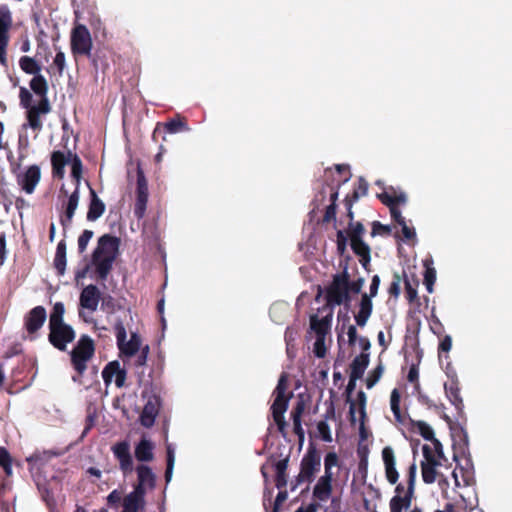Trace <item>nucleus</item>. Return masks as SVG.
<instances>
[{"mask_svg":"<svg viewBox=\"0 0 512 512\" xmlns=\"http://www.w3.org/2000/svg\"><path fill=\"white\" fill-rule=\"evenodd\" d=\"M120 240L115 236L105 234L98 239V244L92 255V263L100 280L109 275L113 263L119 255Z\"/></svg>","mask_w":512,"mask_h":512,"instance_id":"nucleus-1","label":"nucleus"},{"mask_svg":"<svg viewBox=\"0 0 512 512\" xmlns=\"http://www.w3.org/2000/svg\"><path fill=\"white\" fill-rule=\"evenodd\" d=\"M137 484L134 490L130 492V512H138L144 509L145 495L147 490H153L156 485V475L152 469L146 465L136 467Z\"/></svg>","mask_w":512,"mask_h":512,"instance_id":"nucleus-2","label":"nucleus"},{"mask_svg":"<svg viewBox=\"0 0 512 512\" xmlns=\"http://www.w3.org/2000/svg\"><path fill=\"white\" fill-rule=\"evenodd\" d=\"M53 175L62 179L65 175V166H71V177L75 182V187H80L83 165L82 161L76 153L71 151H55L51 156Z\"/></svg>","mask_w":512,"mask_h":512,"instance_id":"nucleus-3","label":"nucleus"},{"mask_svg":"<svg viewBox=\"0 0 512 512\" xmlns=\"http://www.w3.org/2000/svg\"><path fill=\"white\" fill-rule=\"evenodd\" d=\"M321 469V454L314 444H310L300 461V471L295 478V489L302 483L311 484Z\"/></svg>","mask_w":512,"mask_h":512,"instance_id":"nucleus-4","label":"nucleus"},{"mask_svg":"<svg viewBox=\"0 0 512 512\" xmlns=\"http://www.w3.org/2000/svg\"><path fill=\"white\" fill-rule=\"evenodd\" d=\"M349 273L345 268L342 273L333 276L331 284L326 288V301L330 305L349 304L351 297L348 293Z\"/></svg>","mask_w":512,"mask_h":512,"instance_id":"nucleus-5","label":"nucleus"},{"mask_svg":"<svg viewBox=\"0 0 512 512\" xmlns=\"http://www.w3.org/2000/svg\"><path fill=\"white\" fill-rule=\"evenodd\" d=\"M417 475V465L415 459L409 465L407 470V486L403 495H394L389 502L390 512H403L410 508L415 493V483Z\"/></svg>","mask_w":512,"mask_h":512,"instance_id":"nucleus-6","label":"nucleus"},{"mask_svg":"<svg viewBox=\"0 0 512 512\" xmlns=\"http://www.w3.org/2000/svg\"><path fill=\"white\" fill-rule=\"evenodd\" d=\"M100 299L101 293L97 286L90 284L82 290L79 298V317L86 323L94 322L93 313L98 309Z\"/></svg>","mask_w":512,"mask_h":512,"instance_id":"nucleus-7","label":"nucleus"},{"mask_svg":"<svg viewBox=\"0 0 512 512\" xmlns=\"http://www.w3.org/2000/svg\"><path fill=\"white\" fill-rule=\"evenodd\" d=\"M380 286V277L378 275H374L370 284V294L364 293L361 296V300L359 303V311L354 316L356 324L360 327H364L370 318L373 310L372 298L375 297L378 293V289Z\"/></svg>","mask_w":512,"mask_h":512,"instance_id":"nucleus-8","label":"nucleus"},{"mask_svg":"<svg viewBox=\"0 0 512 512\" xmlns=\"http://www.w3.org/2000/svg\"><path fill=\"white\" fill-rule=\"evenodd\" d=\"M93 353V341L88 336H82L71 352L72 364L80 375L86 370L87 362L93 356Z\"/></svg>","mask_w":512,"mask_h":512,"instance_id":"nucleus-9","label":"nucleus"},{"mask_svg":"<svg viewBox=\"0 0 512 512\" xmlns=\"http://www.w3.org/2000/svg\"><path fill=\"white\" fill-rule=\"evenodd\" d=\"M136 177L134 214L138 219H142L146 212L149 192L148 181L140 162L137 163Z\"/></svg>","mask_w":512,"mask_h":512,"instance_id":"nucleus-10","label":"nucleus"},{"mask_svg":"<svg viewBox=\"0 0 512 512\" xmlns=\"http://www.w3.org/2000/svg\"><path fill=\"white\" fill-rule=\"evenodd\" d=\"M12 14L7 5L0 6V64L8 66L6 49L9 43V30L12 27Z\"/></svg>","mask_w":512,"mask_h":512,"instance_id":"nucleus-11","label":"nucleus"},{"mask_svg":"<svg viewBox=\"0 0 512 512\" xmlns=\"http://www.w3.org/2000/svg\"><path fill=\"white\" fill-rule=\"evenodd\" d=\"M51 111L48 99H40L33 107L26 110L27 122L23 124V128H31L35 132H40L43 127L42 117Z\"/></svg>","mask_w":512,"mask_h":512,"instance_id":"nucleus-12","label":"nucleus"},{"mask_svg":"<svg viewBox=\"0 0 512 512\" xmlns=\"http://www.w3.org/2000/svg\"><path fill=\"white\" fill-rule=\"evenodd\" d=\"M71 48L74 54L89 55L92 49V39L86 26L79 24L71 33Z\"/></svg>","mask_w":512,"mask_h":512,"instance_id":"nucleus-13","label":"nucleus"},{"mask_svg":"<svg viewBox=\"0 0 512 512\" xmlns=\"http://www.w3.org/2000/svg\"><path fill=\"white\" fill-rule=\"evenodd\" d=\"M142 396L147 401L140 414V422L144 427L149 428L154 425L155 418L159 413L161 406L160 397L155 394L149 395L147 388L142 391Z\"/></svg>","mask_w":512,"mask_h":512,"instance_id":"nucleus-14","label":"nucleus"},{"mask_svg":"<svg viewBox=\"0 0 512 512\" xmlns=\"http://www.w3.org/2000/svg\"><path fill=\"white\" fill-rule=\"evenodd\" d=\"M189 130L190 128L187 120L184 117L176 116L165 123H157L153 131L152 138L155 142H157L159 137L165 140L164 135L166 133L176 134Z\"/></svg>","mask_w":512,"mask_h":512,"instance_id":"nucleus-15","label":"nucleus"},{"mask_svg":"<svg viewBox=\"0 0 512 512\" xmlns=\"http://www.w3.org/2000/svg\"><path fill=\"white\" fill-rule=\"evenodd\" d=\"M49 341L50 343L59 350H65L68 343L72 342L75 338V332L73 328L66 324L61 323L56 326H51Z\"/></svg>","mask_w":512,"mask_h":512,"instance_id":"nucleus-16","label":"nucleus"},{"mask_svg":"<svg viewBox=\"0 0 512 512\" xmlns=\"http://www.w3.org/2000/svg\"><path fill=\"white\" fill-rule=\"evenodd\" d=\"M422 452L425 459L421 462L422 479L424 483L432 484L436 481L438 475L436 468L440 465V462L433 455V451L429 445H424Z\"/></svg>","mask_w":512,"mask_h":512,"instance_id":"nucleus-17","label":"nucleus"},{"mask_svg":"<svg viewBox=\"0 0 512 512\" xmlns=\"http://www.w3.org/2000/svg\"><path fill=\"white\" fill-rule=\"evenodd\" d=\"M150 351L148 344H142V338L139 334L130 333V361L133 360V365L142 367L146 364L147 356Z\"/></svg>","mask_w":512,"mask_h":512,"instance_id":"nucleus-18","label":"nucleus"},{"mask_svg":"<svg viewBox=\"0 0 512 512\" xmlns=\"http://www.w3.org/2000/svg\"><path fill=\"white\" fill-rule=\"evenodd\" d=\"M41 179V170L37 165L29 166L17 175V184L26 194H32Z\"/></svg>","mask_w":512,"mask_h":512,"instance_id":"nucleus-19","label":"nucleus"},{"mask_svg":"<svg viewBox=\"0 0 512 512\" xmlns=\"http://www.w3.org/2000/svg\"><path fill=\"white\" fill-rule=\"evenodd\" d=\"M102 378L106 386L114 382L118 388H121L125 384L126 370L120 366L118 361H112L104 367Z\"/></svg>","mask_w":512,"mask_h":512,"instance_id":"nucleus-20","label":"nucleus"},{"mask_svg":"<svg viewBox=\"0 0 512 512\" xmlns=\"http://www.w3.org/2000/svg\"><path fill=\"white\" fill-rule=\"evenodd\" d=\"M382 459L384 463L386 480L391 485L397 484L399 480V473L396 469V458L392 447L386 446L383 448Z\"/></svg>","mask_w":512,"mask_h":512,"instance_id":"nucleus-21","label":"nucleus"},{"mask_svg":"<svg viewBox=\"0 0 512 512\" xmlns=\"http://www.w3.org/2000/svg\"><path fill=\"white\" fill-rule=\"evenodd\" d=\"M289 459V455H286L284 458L278 460H276L274 455H271L267 460V462L271 463V466L275 469V485L278 489H284L287 485V468Z\"/></svg>","mask_w":512,"mask_h":512,"instance_id":"nucleus-22","label":"nucleus"},{"mask_svg":"<svg viewBox=\"0 0 512 512\" xmlns=\"http://www.w3.org/2000/svg\"><path fill=\"white\" fill-rule=\"evenodd\" d=\"M334 474H323L317 480L314 488H313V498L319 502L327 501L332 494L333 491V482Z\"/></svg>","mask_w":512,"mask_h":512,"instance_id":"nucleus-23","label":"nucleus"},{"mask_svg":"<svg viewBox=\"0 0 512 512\" xmlns=\"http://www.w3.org/2000/svg\"><path fill=\"white\" fill-rule=\"evenodd\" d=\"M366 232L364 225L357 221L355 223H348V227L345 231V235L350 240V247L352 250H356L358 248L369 246L363 240V236Z\"/></svg>","mask_w":512,"mask_h":512,"instance_id":"nucleus-24","label":"nucleus"},{"mask_svg":"<svg viewBox=\"0 0 512 512\" xmlns=\"http://www.w3.org/2000/svg\"><path fill=\"white\" fill-rule=\"evenodd\" d=\"M47 318L46 310L43 306L34 307L25 317V327L29 333L39 330Z\"/></svg>","mask_w":512,"mask_h":512,"instance_id":"nucleus-25","label":"nucleus"},{"mask_svg":"<svg viewBox=\"0 0 512 512\" xmlns=\"http://www.w3.org/2000/svg\"><path fill=\"white\" fill-rule=\"evenodd\" d=\"M86 185L90 190V196H91L90 205H89V209L87 212V219L89 221H96L103 215V213L105 211V204L97 196L94 189L90 187L89 182H86Z\"/></svg>","mask_w":512,"mask_h":512,"instance_id":"nucleus-26","label":"nucleus"},{"mask_svg":"<svg viewBox=\"0 0 512 512\" xmlns=\"http://www.w3.org/2000/svg\"><path fill=\"white\" fill-rule=\"evenodd\" d=\"M79 200V187H75L74 191L70 194L68 198L65 215L61 218V224L64 228L68 227L71 224L75 211L78 207Z\"/></svg>","mask_w":512,"mask_h":512,"instance_id":"nucleus-27","label":"nucleus"},{"mask_svg":"<svg viewBox=\"0 0 512 512\" xmlns=\"http://www.w3.org/2000/svg\"><path fill=\"white\" fill-rule=\"evenodd\" d=\"M305 409V404L303 401H298L296 405L293 407L291 411V418L293 421V431L298 436L299 442L302 443L304 441V430L302 428V414Z\"/></svg>","mask_w":512,"mask_h":512,"instance_id":"nucleus-28","label":"nucleus"},{"mask_svg":"<svg viewBox=\"0 0 512 512\" xmlns=\"http://www.w3.org/2000/svg\"><path fill=\"white\" fill-rule=\"evenodd\" d=\"M332 315H327L321 319L317 315L310 317V329L315 332L316 337H326L330 330Z\"/></svg>","mask_w":512,"mask_h":512,"instance_id":"nucleus-29","label":"nucleus"},{"mask_svg":"<svg viewBox=\"0 0 512 512\" xmlns=\"http://www.w3.org/2000/svg\"><path fill=\"white\" fill-rule=\"evenodd\" d=\"M153 449V443L146 438H142L135 447V458L140 462H150L154 458Z\"/></svg>","mask_w":512,"mask_h":512,"instance_id":"nucleus-30","label":"nucleus"},{"mask_svg":"<svg viewBox=\"0 0 512 512\" xmlns=\"http://www.w3.org/2000/svg\"><path fill=\"white\" fill-rule=\"evenodd\" d=\"M110 507L118 510L122 508L121 512H128V494L124 489H115L107 497Z\"/></svg>","mask_w":512,"mask_h":512,"instance_id":"nucleus-31","label":"nucleus"},{"mask_svg":"<svg viewBox=\"0 0 512 512\" xmlns=\"http://www.w3.org/2000/svg\"><path fill=\"white\" fill-rule=\"evenodd\" d=\"M369 361L368 353L362 352L360 355L356 356L350 365V376H353L354 379H361L369 365Z\"/></svg>","mask_w":512,"mask_h":512,"instance_id":"nucleus-32","label":"nucleus"},{"mask_svg":"<svg viewBox=\"0 0 512 512\" xmlns=\"http://www.w3.org/2000/svg\"><path fill=\"white\" fill-rule=\"evenodd\" d=\"M392 192L384 191L378 194L379 200L389 207V209L397 207L399 204H404L407 200L405 193L400 192L396 193V191L391 188Z\"/></svg>","mask_w":512,"mask_h":512,"instance_id":"nucleus-33","label":"nucleus"},{"mask_svg":"<svg viewBox=\"0 0 512 512\" xmlns=\"http://www.w3.org/2000/svg\"><path fill=\"white\" fill-rule=\"evenodd\" d=\"M445 392L450 402L455 406L458 411L463 408V400L460 396V388L457 380H451L450 383H445Z\"/></svg>","mask_w":512,"mask_h":512,"instance_id":"nucleus-34","label":"nucleus"},{"mask_svg":"<svg viewBox=\"0 0 512 512\" xmlns=\"http://www.w3.org/2000/svg\"><path fill=\"white\" fill-rule=\"evenodd\" d=\"M30 88L36 95L40 96L41 99H48V83L41 73L33 76L30 80Z\"/></svg>","mask_w":512,"mask_h":512,"instance_id":"nucleus-35","label":"nucleus"},{"mask_svg":"<svg viewBox=\"0 0 512 512\" xmlns=\"http://www.w3.org/2000/svg\"><path fill=\"white\" fill-rule=\"evenodd\" d=\"M19 66L21 70L29 75H38L41 72V65L32 57L22 56L19 59Z\"/></svg>","mask_w":512,"mask_h":512,"instance_id":"nucleus-36","label":"nucleus"},{"mask_svg":"<svg viewBox=\"0 0 512 512\" xmlns=\"http://www.w3.org/2000/svg\"><path fill=\"white\" fill-rule=\"evenodd\" d=\"M401 402V394L397 388H394L391 391L390 395V407L395 417L396 422L403 424L405 422V417L401 413L400 409Z\"/></svg>","mask_w":512,"mask_h":512,"instance_id":"nucleus-37","label":"nucleus"},{"mask_svg":"<svg viewBox=\"0 0 512 512\" xmlns=\"http://www.w3.org/2000/svg\"><path fill=\"white\" fill-rule=\"evenodd\" d=\"M115 457L119 460L124 473L128 469V442L122 441L113 447Z\"/></svg>","mask_w":512,"mask_h":512,"instance_id":"nucleus-38","label":"nucleus"},{"mask_svg":"<svg viewBox=\"0 0 512 512\" xmlns=\"http://www.w3.org/2000/svg\"><path fill=\"white\" fill-rule=\"evenodd\" d=\"M53 456H55V454L51 451L35 452L31 456L27 457L26 461L31 468H39L50 461Z\"/></svg>","mask_w":512,"mask_h":512,"instance_id":"nucleus-39","label":"nucleus"},{"mask_svg":"<svg viewBox=\"0 0 512 512\" xmlns=\"http://www.w3.org/2000/svg\"><path fill=\"white\" fill-rule=\"evenodd\" d=\"M117 343L122 357H128V341L126 340V330L122 322L115 324Z\"/></svg>","mask_w":512,"mask_h":512,"instance_id":"nucleus-40","label":"nucleus"},{"mask_svg":"<svg viewBox=\"0 0 512 512\" xmlns=\"http://www.w3.org/2000/svg\"><path fill=\"white\" fill-rule=\"evenodd\" d=\"M411 427L427 441H432L435 438L433 429L424 421L412 420Z\"/></svg>","mask_w":512,"mask_h":512,"instance_id":"nucleus-41","label":"nucleus"},{"mask_svg":"<svg viewBox=\"0 0 512 512\" xmlns=\"http://www.w3.org/2000/svg\"><path fill=\"white\" fill-rule=\"evenodd\" d=\"M65 313V307L62 302H56L53 306V310L50 314L49 327L56 326L63 322V315Z\"/></svg>","mask_w":512,"mask_h":512,"instance_id":"nucleus-42","label":"nucleus"},{"mask_svg":"<svg viewBox=\"0 0 512 512\" xmlns=\"http://www.w3.org/2000/svg\"><path fill=\"white\" fill-rule=\"evenodd\" d=\"M368 192V183L363 178L360 177L357 181V185L355 186L351 195H347L345 198L348 200H353L356 202L360 197L365 196Z\"/></svg>","mask_w":512,"mask_h":512,"instance_id":"nucleus-43","label":"nucleus"},{"mask_svg":"<svg viewBox=\"0 0 512 512\" xmlns=\"http://www.w3.org/2000/svg\"><path fill=\"white\" fill-rule=\"evenodd\" d=\"M353 253L359 257V262L362 267L366 270H370V261H371V248L370 246L358 248L356 250H352Z\"/></svg>","mask_w":512,"mask_h":512,"instance_id":"nucleus-44","label":"nucleus"},{"mask_svg":"<svg viewBox=\"0 0 512 512\" xmlns=\"http://www.w3.org/2000/svg\"><path fill=\"white\" fill-rule=\"evenodd\" d=\"M357 380L358 379H354L353 376H350L348 385L346 387L347 402L350 403L349 414L351 417V422L355 421V405H356L355 402L351 400V394L355 390Z\"/></svg>","mask_w":512,"mask_h":512,"instance_id":"nucleus-45","label":"nucleus"},{"mask_svg":"<svg viewBox=\"0 0 512 512\" xmlns=\"http://www.w3.org/2000/svg\"><path fill=\"white\" fill-rule=\"evenodd\" d=\"M291 397L292 393H290L288 396L275 395V399L271 405V412L285 413L288 408V403Z\"/></svg>","mask_w":512,"mask_h":512,"instance_id":"nucleus-46","label":"nucleus"},{"mask_svg":"<svg viewBox=\"0 0 512 512\" xmlns=\"http://www.w3.org/2000/svg\"><path fill=\"white\" fill-rule=\"evenodd\" d=\"M384 372L382 363H379L372 371L369 372L366 378V387L371 389L381 378Z\"/></svg>","mask_w":512,"mask_h":512,"instance_id":"nucleus-47","label":"nucleus"},{"mask_svg":"<svg viewBox=\"0 0 512 512\" xmlns=\"http://www.w3.org/2000/svg\"><path fill=\"white\" fill-rule=\"evenodd\" d=\"M339 465V457L335 452H328L324 457V474H333L332 468Z\"/></svg>","mask_w":512,"mask_h":512,"instance_id":"nucleus-48","label":"nucleus"},{"mask_svg":"<svg viewBox=\"0 0 512 512\" xmlns=\"http://www.w3.org/2000/svg\"><path fill=\"white\" fill-rule=\"evenodd\" d=\"M0 465L4 469L6 475H12V461L10 454L4 447H0Z\"/></svg>","mask_w":512,"mask_h":512,"instance_id":"nucleus-49","label":"nucleus"},{"mask_svg":"<svg viewBox=\"0 0 512 512\" xmlns=\"http://www.w3.org/2000/svg\"><path fill=\"white\" fill-rule=\"evenodd\" d=\"M391 234V227L388 225H384L379 221L372 222V231L371 236H388Z\"/></svg>","mask_w":512,"mask_h":512,"instance_id":"nucleus-50","label":"nucleus"},{"mask_svg":"<svg viewBox=\"0 0 512 512\" xmlns=\"http://www.w3.org/2000/svg\"><path fill=\"white\" fill-rule=\"evenodd\" d=\"M436 281V270L432 267H426L424 273V284L429 293L433 292V285Z\"/></svg>","mask_w":512,"mask_h":512,"instance_id":"nucleus-51","label":"nucleus"},{"mask_svg":"<svg viewBox=\"0 0 512 512\" xmlns=\"http://www.w3.org/2000/svg\"><path fill=\"white\" fill-rule=\"evenodd\" d=\"M336 237L337 251L339 255L343 256L347 250V240L349 238L345 235V232L342 230L337 231Z\"/></svg>","mask_w":512,"mask_h":512,"instance_id":"nucleus-52","label":"nucleus"},{"mask_svg":"<svg viewBox=\"0 0 512 512\" xmlns=\"http://www.w3.org/2000/svg\"><path fill=\"white\" fill-rule=\"evenodd\" d=\"M317 430H318V433L323 441H325V442L332 441L330 427L326 421H319L317 423Z\"/></svg>","mask_w":512,"mask_h":512,"instance_id":"nucleus-53","label":"nucleus"},{"mask_svg":"<svg viewBox=\"0 0 512 512\" xmlns=\"http://www.w3.org/2000/svg\"><path fill=\"white\" fill-rule=\"evenodd\" d=\"M313 352L317 358H324L326 356L325 337H316Z\"/></svg>","mask_w":512,"mask_h":512,"instance_id":"nucleus-54","label":"nucleus"},{"mask_svg":"<svg viewBox=\"0 0 512 512\" xmlns=\"http://www.w3.org/2000/svg\"><path fill=\"white\" fill-rule=\"evenodd\" d=\"M19 98L21 106L26 110L33 107V105L31 104L32 94L27 88L20 87Z\"/></svg>","mask_w":512,"mask_h":512,"instance_id":"nucleus-55","label":"nucleus"},{"mask_svg":"<svg viewBox=\"0 0 512 512\" xmlns=\"http://www.w3.org/2000/svg\"><path fill=\"white\" fill-rule=\"evenodd\" d=\"M401 276L395 272L393 274V280L388 288V293L391 297L397 298L400 294Z\"/></svg>","mask_w":512,"mask_h":512,"instance_id":"nucleus-56","label":"nucleus"},{"mask_svg":"<svg viewBox=\"0 0 512 512\" xmlns=\"http://www.w3.org/2000/svg\"><path fill=\"white\" fill-rule=\"evenodd\" d=\"M272 417L275 422V424L278 427V431L281 433L283 437L286 436V427L287 423L284 418V413L282 412H272Z\"/></svg>","mask_w":512,"mask_h":512,"instance_id":"nucleus-57","label":"nucleus"},{"mask_svg":"<svg viewBox=\"0 0 512 512\" xmlns=\"http://www.w3.org/2000/svg\"><path fill=\"white\" fill-rule=\"evenodd\" d=\"M272 417L275 422V424L278 427V431L281 433L283 437L286 436V427L287 423L284 418V413L282 412H272Z\"/></svg>","mask_w":512,"mask_h":512,"instance_id":"nucleus-58","label":"nucleus"},{"mask_svg":"<svg viewBox=\"0 0 512 512\" xmlns=\"http://www.w3.org/2000/svg\"><path fill=\"white\" fill-rule=\"evenodd\" d=\"M287 386H288V376L286 373L283 372L280 375L277 386L274 390V394L277 396H287L286 395Z\"/></svg>","mask_w":512,"mask_h":512,"instance_id":"nucleus-59","label":"nucleus"},{"mask_svg":"<svg viewBox=\"0 0 512 512\" xmlns=\"http://www.w3.org/2000/svg\"><path fill=\"white\" fill-rule=\"evenodd\" d=\"M174 461H175L174 451H173V449H171L170 446H168L167 447V467H166V471H165L166 482H169L171 479L172 471H173V467H174Z\"/></svg>","mask_w":512,"mask_h":512,"instance_id":"nucleus-60","label":"nucleus"},{"mask_svg":"<svg viewBox=\"0 0 512 512\" xmlns=\"http://www.w3.org/2000/svg\"><path fill=\"white\" fill-rule=\"evenodd\" d=\"M93 237V232L91 230H84L83 233L78 238V249L82 253L86 250L88 243Z\"/></svg>","mask_w":512,"mask_h":512,"instance_id":"nucleus-61","label":"nucleus"},{"mask_svg":"<svg viewBox=\"0 0 512 512\" xmlns=\"http://www.w3.org/2000/svg\"><path fill=\"white\" fill-rule=\"evenodd\" d=\"M53 67H55L58 71V73L61 75L65 69L66 66V58L64 52L59 50L53 60Z\"/></svg>","mask_w":512,"mask_h":512,"instance_id":"nucleus-62","label":"nucleus"},{"mask_svg":"<svg viewBox=\"0 0 512 512\" xmlns=\"http://www.w3.org/2000/svg\"><path fill=\"white\" fill-rule=\"evenodd\" d=\"M405 283V293L407 300L412 303L417 298V290L416 288L411 284L408 278L404 280Z\"/></svg>","mask_w":512,"mask_h":512,"instance_id":"nucleus-63","label":"nucleus"},{"mask_svg":"<svg viewBox=\"0 0 512 512\" xmlns=\"http://www.w3.org/2000/svg\"><path fill=\"white\" fill-rule=\"evenodd\" d=\"M363 285H364V279L363 278H358V279H356L354 281H350L349 280L348 293H350V292H352L354 294L360 293Z\"/></svg>","mask_w":512,"mask_h":512,"instance_id":"nucleus-64","label":"nucleus"}]
</instances>
